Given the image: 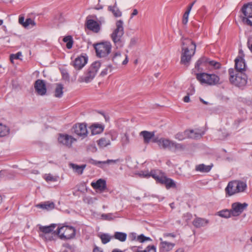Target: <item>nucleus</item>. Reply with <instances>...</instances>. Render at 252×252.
<instances>
[{
	"instance_id": "obj_58",
	"label": "nucleus",
	"mask_w": 252,
	"mask_h": 252,
	"mask_svg": "<svg viewBox=\"0 0 252 252\" xmlns=\"http://www.w3.org/2000/svg\"><path fill=\"white\" fill-rule=\"evenodd\" d=\"M25 18L23 16L19 17V23L22 25L24 27V25H25Z\"/></svg>"
},
{
	"instance_id": "obj_18",
	"label": "nucleus",
	"mask_w": 252,
	"mask_h": 252,
	"mask_svg": "<svg viewBox=\"0 0 252 252\" xmlns=\"http://www.w3.org/2000/svg\"><path fill=\"white\" fill-rule=\"evenodd\" d=\"M164 174L161 172L160 170H152L150 173L144 174V177L148 178L151 176L155 179L157 182L159 183L160 179L162 178V176H163Z\"/></svg>"
},
{
	"instance_id": "obj_2",
	"label": "nucleus",
	"mask_w": 252,
	"mask_h": 252,
	"mask_svg": "<svg viewBox=\"0 0 252 252\" xmlns=\"http://www.w3.org/2000/svg\"><path fill=\"white\" fill-rule=\"evenodd\" d=\"M124 22L122 20H118L116 23V28L111 34V37L117 49L121 48L124 45Z\"/></svg>"
},
{
	"instance_id": "obj_23",
	"label": "nucleus",
	"mask_w": 252,
	"mask_h": 252,
	"mask_svg": "<svg viewBox=\"0 0 252 252\" xmlns=\"http://www.w3.org/2000/svg\"><path fill=\"white\" fill-rule=\"evenodd\" d=\"M158 144L159 146L162 147L163 149L172 150L173 141L168 139L160 138L158 141Z\"/></svg>"
},
{
	"instance_id": "obj_62",
	"label": "nucleus",
	"mask_w": 252,
	"mask_h": 252,
	"mask_svg": "<svg viewBox=\"0 0 252 252\" xmlns=\"http://www.w3.org/2000/svg\"><path fill=\"white\" fill-rule=\"evenodd\" d=\"M248 47H249V49L250 50L251 52L252 53V43L251 44L250 42L248 41Z\"/></svg>"
},
{
	"instance_id": "obj_34",
	"label": "nucleus",
	"mask_w": 252,
	"mask_h": 252,
	"mask_svg": "<svg viewBox=\"0 0 252 252\" xmlns=\"http://www.w3.org/2000/svg\"><path fill=\"white\" fill-rule=\"evenodd\" d=\"M120 143L123 148H125L130 143V138L127 133H124L121 137Z\"/></svg>"
},
{
	"instance_id": "obj_8",
	"label": "nucleus",
	"mask_w": 252,
	"mask_h": 252,
	"mask_svg": "<svg viewBox=\"0 0 252 252\" xmlns=\"http://www.w3.org/2000/svg\"><path fill=\"white\" fill-rule=\"evenodd\" d=\"M248 204L246 203H241L235 202L231 205L232 216L237 217L239 216L247 207Z\"/></svg>"
},
{
	"instance_id": "obj_42",
	"label": "nucleus",
	"mask_w": 252,
	"mask_h": 252,
	"mask_svg": "<svg viewBox=\"0 0 252 252\" xmlns=\"http://www.w3.org/2000/svg\"><path fill=\"white\" fill-rule=\"evenodd\" d=\"M9 132V129L5 125L0 124V137L7 135Z\"/></svg>"
},
{
	"instance_id": "obj_54",
	"label": "nucleus",
	"mask_w": 252,
	"mask_h": 252,
	"mask_svg": "<svg viewBox=\"0 0 252 252\" xmlns=\"http://www.w3.org/2000/svg\"><path fill=\"white\" fill-rule=\"evenodd\" d=\"M192 92L189 94V93H188V95L185 96L184 98H183V100H184V101L185 102H189V94H192L194 92V89H192Z\"/></svg>"
},
{
	"instance_id": "obj_28",
	"label": "nucleus",
	"mask_w": 252,
	"mask_h": 252,
	"mask_svg": "<svg viewBox=\"0 0 252 252\" xmlns=\"http://www.w3.org/2000/svg\"><path fill=\"white\" fill-rule=\"evenodd\" d=\"M213 164L206 165L204 164H200L195 166V170L196 171L201 173H208L212 169Z\"/></svg>"
},
{
	"instance_id": "obj_48",
	"label": "nucleus",
	"mask_w": 252,
	"mask_h": 252,
	"mask_svg": "<svg viewBox=\"0 0 252 252\" xmlns=\"http://www.w3.org/2000/svg\"><path fill=\"white\" fill-rule=\"evenodd\" d=\"M184 148V146L182 144L177 143L173 141L172 149H174V150H183Z\"/></svg>"
},
{
	"instance_id": "obj_38",
	"label": "nucleus",
	"mask_w": 252,
	"mask_h": 252,
	"mask_svg": "<svg viewBox=\"0 0 252 252\" xmlns=\"http://www.w3.org/2000/svg\"><path fill=\"white\" fill-rule=\"evenodd\" d=\"M219 216L224 218H229L232 216L231 209H224L218 212Z\"/></svg>"
},
{
	"instance_id": "obj_60",
	"label": "nucleus",
	"mask_w": 252,
	"mask_h": 252,
	"mask_svg": "<svg viewBox=\"0 0 252 252\" xmlns=\"http://www.w3.org/2000/svg\"><path fill=\"white\" fill-rule=\"evenodd\" d=\"M6 172L3 170L0 171V180L5 177Z\"/></svg>"
},
{
	"instance_id": "obj_22",
	"label": "nucleus",
	"mask_w": 252,
	"mask_h": 252,
	"mask_svg": "<svg viewBox=\"0 0 252 252\" xmlns=\"http://www.w3.org/2000/svg\"><path fill=\"white\" fill-rule=\"evenodd\" d=\"M241 10L244 17L252 18V2L245 4Z\"/></svg>"
},
{
	"instance_id": "obj_32",
	"label": "nucleus",
	"mask_w": 252,
	"mask_h": 252,
	"mask_svg": "<svg viewBox=\"0 0 252 252\" xmlns=\"http://www.w3.org/2000/svg\"><path fill=\"white\" fill-rule=\"evenodd\" d=\"M69 166L73 169L75 172L77 173L79 175H81L83 173V171L86 167V164L78 165L71 163L69 164Z\"/></svg>"
},
{
	"instance_id": "obj_44",
	"label": "nucleus",
	"mask_w": 252,
	"mask_h": 252,
	"mask_svg": "<svg viewBox=\"0 0 252 252\" xmlns=\"http://www.w3.org/2000/svg\"><path fill=\"white\" fill-rule=\"evenodd\" d=\"M44 179L47 182H53L57 181V180L56 177H54L52 175L50 174H46L45 175Z\"/></svg>"
},
{
	"instance_id": "obj_11",
	"label": "nucleus",
	"mask_w": 252,
	"mask_h": 252,
	"mask_svg": "<svg viewBox=\"0 0 252 252\" xmlns=\"http://www.w3.org/2000/svg\"><path fill=\"white\" fill-rule=\"evenodd\" d=\"M72 132L79 136L85 137L88 134L87 126L84 124H76L72 127Z\"/></svg>"
},
{
	"instance_id": "obj_20",
	"label": "nucleus",
	"mask_w": 252,
	"mask_h": 252,
	"mask_svg": "<svg viewBox=\"0 0 252 252\" xmlns=\"http://www.w3.org/2000/svg\"><path fill=\"white\" fill-rule=\"evenodd\" d=\"M226 196H230L237 193L234 181L229 182L225 189Z\"/></svg>"
},
{
	"instance_id": "obj_17",
	"label": "nucleus",
	"mask_w": 252,
	"mask_h": 252,
	"mask_svg": "<svg viewBox=\"0 0 252 252\" xmlns=\"http://www.w3.org/2000/svg\"><path fill=\"white\" fill-rule=\"evenodd\" d=\"M245 62L242 57L239 56L235 60V72H243L245 70Z\"/></svg>"
},
{
	"instance_id": "obj_35",
	"label": "nucleus",
	"mask_w": 252,
	"mask_h": 252,
	"mask_svg": "<svg viewBox=\"0 0 252 252\" xmlns=\"http://www.w3.org/2000/svg\"><path fill=\"white\" fill-rule=\"evenodd\" d=\"M36 206L39 208L50 210L54 208L55 204L53 202H46L44 203L38 204Z\"/></svg>"
},
{
	"instance_id": "obj_53",
	"label": "nucleus",
	"mask_w": 252,
	"mask_h": 252,
	"mask_svg": "<svg viewBox=\"0 0 252 252\" xmlns=\"http://www.w3.org/2000/svg\"><path fill=\"white\" fill-rule=\"evenodd\" d=\"M146 252H156V248L155 246H148L145 250Z\"/></svg>"
},
{
	"instance_id": "obj_49",
	"label": "nucleus",
	"mask_w": 252,
	"mask_h": 252,
	"mask_svg": "<svg viewBox=\"0 0 252 252\" xmlns=\"http://www.w3.org/2000/svg\"><path fill=\"white\" fill-rule=\"evenodd\" d=\"M21 56H22V53L20 52H19L15 54H11L10 57V61L11 62H13V60L19 59Z\"/></svg>"
},
{
	"instance_id": "obj_37",
	"label": "nucleus",
	"mask_w": 252,
	"mask_h": 252,
	"mask_svg": "<svg viewBox=\"0 0 252 252\" xmlns=\"http://www.w3.org/2000/svg\"><path fill=\"white\" fill-rule=\"evenodd\" d=\"M113 238L118 240L121 242H124L127 238V234L126 233L122 232H115Z\"/></svg>"
},
{
	"instance_id": "obj_63",
	"label": "nucleus",
	"mask_w": 252,
	"mask_h": 252,
	"mask_svg": "<svg viewBox=\"0 0 252 252\" xmlns=\"http://www.w3.org/2000/svg\"><path fill=\"white\" fill-rule=\"evenodd\" d=\"M193 6H192L191 5H189L188 7V9L187 10V11L186 12H189V13L192 7Z\"/></svg>"
},
{
	"instance_id": "obj_52",
	"label": "nucleus",
	"mask_w": 252,
	"mask_h": 252,
	"mask_svg": "<svg viewBox=\"0 0 252 252\" xmlns=\"http://www.w3.org/2000/svg\"><path fill=\"white\" fill-rule=\"evenodd\" d=\"M112 65H108L106 68H105L104 69H103L100 73V75L102 76H104L106 75L107 74L108 70V69H110V71L111 70L112 68Z\"/></svg>"
},
{
	"instance_id": "obj_45",
	"label": "nucleus",
	"mask_w": 252,
	"mask_h": 252,
	"mask_svg": "<svg viewBox=\"0 0 252 252\" xmlns=\"http://www.w3.org/2000/svg\"><path fill=\"white\" fill-rule=\"evenodd\" d=\"M101 217L102 219L108 220H112L114 218L112 213L103 214Z\"/></svg>"
},
{
	"instance_id": "obj_6",
	"label": "nucleus",
	"mask_w": 252,
	"mask_h": 252,
	"mask_svg": "<svg viewBox=\"0 0 252 252\" xmlns=\"http://www.w3.org/2000/svg\"><path fill=\"white\" fill-rule=\"evenodd\" d=\"M101 63L99 62H95L93 63L91 66L88 69L84 76H82L79 78L80 82H90L95 76L98 69L100 68Z\"/></svg>"
},
{
	"instance_id": "obj_12",
	"label": "nucleus",
	"mask_w": 252,
	"mask_h": 252,
	"mask_svg": "<svg viewBox=\"0 0 252 252\" xmlns=\"http://www.w3.org/2000/svg\"><path fill=\"white\" fill-rule=\"evenodd\" d=\"M34 87L38 94L44 95L46 94L47 89L44 80L37 79L34 83Z\"/></svg>"
},
{
	"instance_id": "obj_26",
	"label": "nucleus",
	"mask_w": 252,
	"mask_h": 252,
	"mask_svg": "<svg viewBox=\"0 0 252 252\" xmlns=\"http://www.w3.org/2000/svg\"><path fill=\"white\" fill-rule=\"evenodd\" d=\"M237 193L245 191L247 188L246 182L241 180H235Z\"/></svg>"
},
{
	"instance_id": "obj_10",
	"label": "nucleus",
	"mask_w": 252,
	"mask_h": 252,
	"mask_svg": "<svg viewBox=\"0 0 252 252\" xmlns=\"http://www.w3.org/2000/svg\"><path fill=\"white\" fill-rule=\"evenodd\" d=\"M76 139L72 136L66 134H59L58 142L59 143L67 147H71L73 142Z\"/></svg>"
},
{
	"instance_id": "obj_64",
	"label": "nucleus",
	"mask_w": 252,
	"mask_h": 252,
	"mask_svg": "<svg viewBox=\"0 0 252 252\" xmlns=\"http://www.w3.org/2000/svg\"><path fill=\"white\" fill-rule=\"evenodd\" d=\"M112 252H123L122 251L119 250V249H114Z\"/></svg>"
},
{
	"instance_id": "obj_7",
	"label": "nucleus",
	"mask_w": 252,
	"mask_h": 252,
	"mask_svg": "<svg viewBox=\"0 0 252 252\" xmlns=\"http://www.w3.org/2000/svg\"><path fill=\"white\" fill-rule=\"evenodd\" d=\"M57 234L63 240H68L73 238L76 234V229L71 226L63 225L59 226Z\"/></svg>"
},
{
	"instance_id": "obj_56",
	"label": "nucleus",
	"mask_w": 252,
	"mask_h": 252,
	"mask_svg": "<svg viewBox=\"0 0 252 252\" xmlns=\"http://www.w3.org/2000/svg\"><path fill=\"white\" fill-rule=\"evenodd\" d=\"M136 42H137V39L135 38H132L130 40L129 46H134V45L136 44Z\"/></svg>"
},
{
	"instance_id": "obj_24",
	"label": "nucleus",
	"mask_w": 252,
	"mask_h": 252,
	"mask_svg": "<svg viewBox=\"0 0 252 252\" xmlns=\"http://www.w3.org/2000/svg\"><path fill=\"white\" fill-rule=\"evenodd\" d=\"M108 10L111 12L115 17L122 16V13L118 7L116 0H115L113 5L108 6Z\"/></svg>"
},
{
	"instance_id": "obj_21",
	"label": "nucleus",
	"mask_w": 252,
	"mask_h": 252,
	"mask_svg": "<svg viewBox=\"0 0 252 252\" xmlns=\"http://www.w3.org/2000/svg\"><path fill=\"white\" fill-rule=\"evenodd\" d=\"M91 186L95 189L103 191L106 189V182L105 180L99 179L96 182H92Z\"/></svg>"
},
{
	"instance_id": "obj_15",
	"label": "nucleus",
	"mask_w": 252,
	"mask_h": 252,
	"mask_svg": "<svg viewBox=\"0 0 252 252\" xmlns=\"http://www.w3.org/2000/svg\"><path fill=\"white\" fill-rule=\"evenodd\" d=\"M123 160L120 158H118L116 159H107L106 161H97L93 158H89L88 159V162L94 165H96L98 166L100 168H102L103 166L102 164H116L118 162H120L122 161Z\"/></svg>"
},
{
	"instance_id": "obj_43",
	"label": "nucleus",
	"mask_w": 252,
	"mask_h": 252,
	"mask_svg": "<svg viewBox=\"0 0 252 252\" xmlns=\"http://www.w3.org/2000/svg\"><path fill=\"white\" fill-rule=\"evenodd\" d=\"M187 136V130H185L183 132H178L177 133L175 136V138L176 139L182 141L186 138H188Z\"/></svg>"
},
{
	"instance_id": "obj_31",
	"label": "nucleus",
	"mask_w": 252,
	"mask_h": 252,
	"mask_svg": "<svg viewBox=\"0 0 252 252\" xmlns=\"http://www.w3.org/2000/svg\"><path fill=\"white\" fill-rule=\"evenodd\" d=\"M56 224H51L49 226H42L40 225L39 227V229L40 231L42 232L44 234H48L51 233L53 230L56 227Z\"/></svg>"
},
{
	"instance_id": "obj_55",
	"label": "nucleus",
	"mask_w": 252,
	"mask_h": 252,
	"mask_svg": "<svg viewBox=\"0 0 252 252\" xmlns=\"http://www.w3.org/2000/svg\"><path fill=\"white\" fill-rule=\"evenodd\" d=\"M62 76H63V78L64 79H65V80H69V76L68 73L66 71L63 72H62Z\"/></svg>"
},
{
	"instance_id": "obj_41",
	"label": "nucleus",
	"mask_w": 252,
	"mask_h": 252,
	"mask_svg": "<svg viewBox=\"0 0 252 252\" xmlns=\"http://www.w3.org/2000/svg\"><path fill=\"white\" fill-rule=\"evenodd\" d=\"M99 237L101 240L102 243L106 244L110 241L111 239L113 238V236H111L107 233H103L100 235Z\"/></svg>"
},
{
	"instance_id": "obj_27",
	"label": "nucleus",
	"mask_w": 252,
	"mask_h": 252,
	"mask_svg": "<svg viewBox=\"0 0 252 252\" xmlns=\"http://www.w3.org/2000/svg\"><path fill=\"white\" fill-rule=\"evenodd\" d=\"M140 135L143 136L144 143L147 144L149 143L150 140L154 137L155 133L154 132L144 130L140 133Z\"/></svg>"
},
{
	"instance_id": "obj_9",
	"label": "nucleus",
	"mask_w": 252,
	"mask_h": 252,
	"mask_svg": "<svg viewBox=\"0 0 252 252\" xmlns=\"http://www.w3.org/2000/svg\"><path fill=\"white\" fill-rule=\"evenodd\" d=\"M209 64L211 66H213L215 69H219L220 67V63L215 61H210L209 59L205 57L201 58L197 61L195 64V68L199 70V66L201 64Z\"/></svg>"
},
{
	"instance_id": "obj_57",
	"label": "nucleus",
	"mask_w": 252,
	"mask_h": 252,
	"mask_svg": "<svg viewBox=\"0 0 252 252\" xmlns=\"http://www.w3.org/2000/svg\"><path fill=\"white\" fill-rule=\"evenodd\" d=\"M93 252H103V251L99 247H97L96 246H95L94 248V249H93Z\"/></svg>"
},
{
	"instance_id": "obj_1",
	"label": "nucleus",
	"mask_w": 252,
	"mask_h": 252,
	"mask_svg": "<svg viewBox=\"0 0 252 252\" xmlns=\"http://www.w3.org/2000/svg\"><path fill=\"white\" fill-rule=\"evenodd\" d=\"M195 50L196 44L193 41L189 38L183 39L181 63L188 64L194 55Z\"/></svg>"
},
{
	"instance_id": "obj_29",
	"label": "nucleus",
	"mask_w": 252,
	"mask_h": 252,
	"mask_svg": "<svg viewBox=\"0 0 252 252\" xmlns=\"http://www.w3.org/2000/svg\"><path fill=\"white\" fill-rule=\"evenodd\" d=\"M159 240L161 241V251L163 252H169L171 251L175 246L174 243L167 242L166 241H162V238H160Z\"/></svg>"
},
{
	"instance_id": "obj_59",
	"label": "nucleus",
	"mask_w": 252,
	"mask_h": 252,
	"mask_svg": "<svg viewBox=\"0 0 252 252\" xmlns=\"http://www.w3.org/2000/svg\"><path fill=\"white\" fill-rule=\"evenodd\" d=\"M125 57V60L122 62V64L123 65H126L127 63L128 60V56L126 54L124 55Z\"/></svg>"
},
{
	"instance_id": "obj_39",
	"label": "nucleus",
	"mask_w": 252,
	"mask_h": 252,
	"mask_svg": "<svg viewBox=\"0 0 252 252\" xmlns=\"http://www.w3.org/2000/svg\"><path fill=\"white\" fill-rule=\"evenodd\" d=\"M122 58L121 52L120 51H117L114 54L112 58V61L115 63L118 64L122 62Z\"/></svg>"
},
{
	"instance_id": "obj_50",
	"label": "nucleus",
	"mask_w": 252,
	"mask_h": 252,
	"mask_svg": "<svg viewBox=\"0 0 252 252\" xmlns=\"http://www.w3.org/2000/svg\"><path fill=\"white\" fill-rule=\"evenodd\" d=\"M189 12H185L183 15V19H182V23L184 25H186L188 22V18L189 15Z\"/></svg>"
},
{
	"instance_id": "obj_25",
	"label": "nucleus",
	"mask_w": 252,
	"mask_h": 252,
	"mask_svg": "<svg viewBox=\"0 0 252 252\" xmlns=\"http://www.w3.org/2000/svg\"><path fill=\"white\" fill-rule=\"evenodd\" d=\"M92 135L101 133L104 130V126L99 124H94L90 126Z\"/></svg>"
},
{
	"instance_id": "obj_30",
	"label": "nucleus",
	"mask_w": 252,
	"mask_h": 252,
	"mask_svg": "<svg viewBox=\"0 0 252 252\" xmlns=\"http://www.w3.org/2000/svg\"><path fill=\"white\" fill-rule=\"evenodd\" d=\"M207 220L201 218H197L193 220L192 224L196 228H200L208 223Z\"/></svg>"
},
{
	"instance_id": "obj_33",
	"label": "nucleus",
	"mask_w": 252,
	"mask_h": 252,
	"mask_svg": "<svg viewBox=\"0 0 252 252\" xmlns=\"http://www.w3.org/2000/svg\"><path fill=\"white\" fill-rule=\"evenodd\" d=\"M188 138L199 139L202 137V134L197 131L194 130H187Z\"/></svg>"
},
{
	"instance_id": "obj_61",
	"label": "nucleus",
	"mask_w": 252,
	"mask_h": 252,
	"mask_svg": "<svg viewBox=\"0 0 252 252\" xmlns=\"http://www.w3.org/2000/svg\"><path fill=\"white\" fill-rule=\"evenodd\" d=\"M138 14V10L136 9H134L132 13L131 14L130 18H132L133 16H136Z\"/></svg>"
},
{
	"instance_id": "obj_46",
	"label": "nucleus",
	"mask_w": 252,
	"mask_h": 252,
	"mask_svg": "<svg viewBox=\"0 0 252 252\" xmlns=\"http://www.w3.org/2000/svg\"><path fill=\"white\" fill-rule=\"evenodd\" d=\"M24 24L25 25H24V27L25 28H27L30 25H32V26H34L35 25V23L31 18L26 19Z\"/></svg>"
},
{
	"instance_id": "obj_5",
	"label": "nucleus",
	"mask_w": 252,
	"mask_h": 252,
	"mask_svg": "<svg viewBox=\"0 0 252 252\" xmlns=\"http://www.w3.org/2000/svg\"><path fill=\"white\" fill-rule=\"evenodd\" d=\"M93 46L96 56L99 58L105 57L111 53L112 46L110 42L104 41L94 44Z\"/></svg>"
},
{
	"instance_id": "obj_40",
	"label": "nucleus",
	"mask_w": 252,
	"mask_h": 252,
	"mask_svg": "<svg viewBox=\"0 0 252 252\" xmlns=\"http://www.w3.org/2000/svg\"><path fill=\"white\" fill-rule=\"evenodd\" d=\"M63 41L66 43V48L67 49H71L72 47L73 41L71 36L68 35L65 36L63 38Z\"/></svg>"
},
{
	"instance_id": "obj_36",
	"label": "nucleus",
	"mask_w": 252,
	"mask_h": 252,
	"mask_svg": "<svg viewBox=\"0 0 252 252\" xmlns=\"http://www.w3.org/2000/svg\"><path fill=\"white\" fill-rule=\"evenodd\" d=\"M63 85L60 83L57 84L54 96L58 98L62 97L63 95Z\"/></svg>"
},
{
	"instance_id": "obj_16",
	"label": "nucleus",
	"mask_w": 252,
	"mask_h": 252,
	"mask_svg": "<svg viewBox=\"0 0 252 252\" xmlns=\"http://www.w3.org/2000/svg\"><path fill=\"white\" fill-rule=\"evenodd\" d=\"M110 139L112 141L115 140L116 139V136H113L111 133H108L105 137H102L99 139L97 141V144L100 147H105L107 146L110 145L111 141Z\"/></svg>"
},
{
	"instance_id": "obj_14",
	"label": "nucleus",
	"mask_w": 252,
	"mask_h": 252,
	"mask_svg": "<svg viewBox=\"0 0 252 252\" xmlns=\"http://www.w3.org/2000/svg\"><path fill=\"white\" fill-rule=\"evenodd\" d=\"M88 57L84 56H80L76 58L71 64L76 70L81 69L87 63Z\"/></svg>"
},
{
	"instance_id": "obj_51",
	"label": "nucleus",
	"mask_w": 252,
	"mask_h": 252,
	"mask_svg": "<svg viewBox=\"0 0 252 252\" xmlns=\"http://www.w3.org/2000/svg\"><path fill=\"white\" fill-rule=\"evenodd\" d=\"M249 18L250 17H243L242 18V21L247 25L252 26V21L249 19Z\"/></svg>"
},
{
	"instance_id": "obj_4",
	"label": "nucleus",
	"mask_w": 252,
	"mask_h": 252,
	"mask_svg": "<svg viewBox=\"0 0 252 252\" xmlns=\"http://www.w3.org/2000/svg\"><path fill=\"white\" fill-rule=\"evenodd\" d=\"M196 79L201 84H206L209 86L216 85L220 82V77L218 75L204 72L197 73Z\"/></svg>"
},
{
	"instance_id": "obj_47",
	"label": "nucleus",
	"mask_w": 252,
	"mask_h": 252,
	"mask_svg": "<svg viewBox=\"0 0 252 252\" xmlns=\"http://www.w3.org/2000/svg\"><path fill=\"white\" fill-rule=\"evenodd\" d=\"M137 240L141 243H143L146 241H151V239L150 237H146L143 234L139 235L137 237Z\"/></svg>"
},
{
	"instance_id": "obj_19",
	"label": "nucleus",
	"mask_w": 252,
	"mask_h": 252,
	"mask_svg": "<svg viewBox=\"0 0 252 252\" xmlns=\"http://www.w3.org/2000/svg\"><path fill=\"white\" fill-rule=\"evenodd\" d=\"M159 183L164 185L167 189L176 188L175 182L172 179L167 177L164 174L160 179Z\"/></svg>"
},
{
	"instance_id": "obj_3",
	"label": "nucleus",
	"mask_w": 252,
	"mask_h": 252,
	"mask_svg": "<svg viewBox=\"0 0 252 252\" xmlns=\"http://www.w3.org/2000/svg\"><path fill=\"white\" fill-rule=\"evenodd\" d=\"M228 72L229 80L231 84L239 87H243L246 85L248 78L245 73L235 72L233 68H230Z\"/></svg>"
},
{
	"instance_id": "obj_13",
	"label": "nucleus",
	"mask_w": 252,
	"mask_h": 252,
	"mask_svg": "<svg viewBox=\"0 0 252 252\" xmlns=\"http://www.w3.org/2000/svg\"><path fill=\"white\" fill-rule=\"evenodd\" d=\"M100 23L93 19H87L85 22L86 27L94 33H98L100 30Z\"/></svg>"
}]
</instances>
